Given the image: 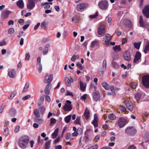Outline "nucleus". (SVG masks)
Here are the masks:
<instances>
[{
	"instance_id": "c85d7f7f",
	"label": "nucleus",
	"mask_w": 149,
	"mask_h": 149,
	"mask_svg": "<svg viewBox=\"0 0 149 149\" xmlns=\"http://www.w3.org/2000/svg\"><path fill=\"white\" fill-rule=\"evenodd\" d=\"M113 49L115 52H118L121 50V49L120 45H115V46L113 47Z\"/></svg>"
},
{
	"instance_id": "f3484780",
	"label": "nucleus",
	"mask_w": 149,
	"mask_h": 149,
	"mask_svg": "<svg viewBox=\"0 0 149 149\" xmlns=\"http://www.w3.org/2000/svg\"><path fill=\"white\" fill-rule=\"evenodd\" d=\"M141 53L139 51H137L133 60L134 63H136L139 60L141 57Z\"/></svg>"
},
{
	"instance_id": "c9c22d12",
	"label": "nucleus",
	"mask_w": 149,
	"mask_h": 149,
	"mask_svg": "<svg viewBox=\"0 0 149 149\" xmlns=\"http://www.w3.org/2000/svg\"><path fill=\"white\" fill-rule=\"evenodd\" d=\"M51 141V140H50L46 142L45 144V149H49L50 148Z\"/></svg>"
},
{
	"instance_id": "b1692460",
	"label": "nucleus",
	"mask_w": 149,
	"mask_h": 149,
	"mask_svg": "<svg viewBox=\"0 0 149 149\" xmlns=\"http://www.w3.org/2000/svg\"><path fill=\"white\" fill-rule=\"evenodd\" d=\"M9 115L11 116H14L16 113L15 109L14 108H11L9 112Z\"/></svg>"
},
{
	"instance_id": "2eb2a0df",
	"label": "nucleus",
	"mask_w": 149,
	"mask_h": 149,
	"mask_svg": "<svg viewBox=\"0 0 149 149\" xmlns=\"http://www.w3.org/2000/svg\"><path fill=\"white\" fill-rule=\"evenodd\" d=\"M125 104L126 107L130 111L132 112L134 108L132 102L130 101H127L126 102Z\"/></svg>"
},
{
	"instance_id": "bf43d9fd",
	"label": "nucleus",
	"mask_w": 149,
	"mask_h": 149,
	"mask_svg": "<svg viewBox=\"0 0 149 149\" xmlns=\"http://www.w3.org/2000/svg\"><path fill=\"white\" fill-rule=\"evenodd\" d=\"M111 40V39L109 38V39H106L105 40V42L107 46H108L109 45V42Z\"/></svg>"
},
{
	"instance_id": "69168bd1",
	"label": "nucleus",
	"mask_w": 149,
	"mask_h": 149,
	"mask_svg": "<svg viewBox=\"0 0 149 149\" xmlns=\"http://www.w3.org/2000/svg\"><path fill=\"white\" fill-rule=\"evenodd\" d=\"M113 60H115L118 59L119 58V55L117 54H116L113 56Z\"/></svg>"
},
{
	"instance_id": "f8f14e48",
	"label": "nucleus",
	"mask_w": 149,
	"mask_h": 149,
	"mask_svg": "<svg viewBox=\"0 0 149 149\" xmlns=\"http://www.w3.org/2000/svg\"><path fill=\"white\" fill-rule=\"evenodd\" d=\"M123 56L125 61H129L131 59L130 54L128 51H125L123 54Z\"/></svg>"
},
{
	"instance_id": "473e14b6",
	"label": "nucleus",
	"mask_w": 149,
	"mask_h": 149,
	"mask_svg": "<svg viewBox=\"0 0 149 149\" xmlns=\"http://www.w3.org/2000/svg\"><path fill=\"white\" fill-rule=\"evenodd\" d=\"M141 42H139L138 43L136 42H134L133 45L134 47L138 50L139 49L141 44Z\"/></svg>"
},
{
	"instance_id": "5701e85b",
	"label": "nucleus",
	"mask_w": 149,
	"mask_h": 149,
	"mask_svg": "<svg viewBox=\"0 0 149 149\" xmlns=\"http://www.w3.org/2000/svg\"><path fill=\"white\" fill-rule=\"evenodd\" d=\"M143 52L145 54L149 52V41L146 42V45L144 47Z\"/></svg>"
},
{
	"instance_id": "7c9ffc66",
	"label": "nucleus",
	"mask_w": 149,
	"mask_h": 149,
	"mask_svg": "<svg viewBox=\"0 0 149 149\" xmlns=\"http://www.w3.org/2000/svg\"><path fill=\"white\" fill-rule=\"evenodd\" d=\"M34 114L35 116L37 118H40V115L39 113V110L37 109H35L34 111Z\"/></svg>"
},
{
	"instance_id": "9d476101",
	"label": "nucleus",
	"mask_w": 149,
	"mask_h": 149,
	"mask_svg": "<svg viewBox=\"0 0 149 149\" xmlns=\"http://www.w3.org/2000/svg\"><path fill=\"white\" fill-rule=\"evenodd\" d=\"M139 26L144 29L146 28L148 24L145 22L143 20V19L142 16H140L139 17Z\"/></svg>"
},
{
	"instance_id": "13d9d810",
	"label": "nucleus",
	"mask_w": 149,
	"mask_h": 149,
	"mask_svg": "<svg viewBox=\"0 0 149 149\" xmlns=\"http://www.w3.org/2000/svg\"><path fill=\"white\" fill-rule=\"evenodd\" d=\"M31 97V95H26L24 97H23L22 98V100H26L27 99Z\"/></svg>"
},
{
	"instance_id": "5fc2aeb1",
	"label": "nucleus",
	"mask_w": 149,
	"mask_h": 149,
	"mask_svg": "<svg viewBox=\"0 0 149 149\" xmlns=\"http://www.w3.org/2000/svg\"><path fill=\"white\" fill-rule=\"evenodd\" d=\"M56 120L55 118H51L50 121V124L52 125L53 124H54L56 123Z\"/></svg>"
},
{
	"instance_id": "7ed1b4c3",
	"label": "nucleus",
	"mask_w": 149,
	"mask_h": 149,
	"mask_svg": "<svg viewBox=\"0 0 149 149\" xmlns=\"http://www.w3.org/2000/svg\"><path fill=\"white\" fill-rule=\"evenodd\" d=\"M38 0H28L26 3V8L29 10H33L35 7Z\"/></svg>"
},
{
	"instance_id": "423d86ee",
	"label": "nucleus",
	"mask_w": 149,
	"mask_h": 149,
	"mask_svg": "<svg viewBox=\"0 0 149 149\" xmlns=\"http://www.w3.org/2000/svg\"><path fill=\"white\" fill-rule=\"evenodd\" d=\"M66 102L67 104H65L63 107V109L65 111H71L72 108V105L71 104V101L69 100H67Z\"/></svg>"
},
{
	"instance_id": "dca6fc26",
	"label": "nucleus",
	"mask_w": 149,
	"mask_h": 149,
	"mask_svg": "<svg viewBox=\"0 0 149 149\" xmlns=\"http://www.w3.org/2000/svg\"><path fill=\"white\" fill-rule=\"evenodd\" d=\"M11 13V11L8 10L3 11L1 13V17L2 19H5L8 17L9 15Z\"/></svg>"
},
{
	"instance_id": "4be33fe9",
	"label": "nucleus",
	"mask_w": 149,
	"mask_h": 149,
	"mask_svg": "<svg viewBox=\"0 0 149 149\" xmlns=\"http://www.w3.org/2000/svg\"><path fill=\"white\" fill-rule=\"evenodd\" d=\"M17 6L20 9H23L24 6V4L23 0H19L16 2Z\"/></svg>"
},
{
	"instance_id": "864d4df0",
	"label": "nucleus",
	"mask_w": 149,
	"mask_h": 149,
	"mask_svg": "<svg viewBox=\"0 0 149 149\" xmlns=\"http://www.w3.org/2000/svg\"><path fill=\"white\" fill-rule=\"evenodd\" d=\"M98 148V146L97 145H95L91 146L87 149H97Z\"/></svg>"
},
{
	"instance_id": "774afa93",
	"label": "nucleus",
	"mask_w": 149,
	"mask_h": 149,
	"mask_svg": "<svg viewBox=\"0 0 149 149\" xmlns=\"http://www.w3.org/2000/svg\"><path fill=\"white\" fill-rule=\"evenodd\" d=\"M44 92L45 94L47 95H49L50 93V89L45 88Z\"/></svg>"
},
{
	"instance_id": "a211bd4d",
	"label": "nucleus",
	"mask_w": 149,
	"mask_h": 149,
	"mask_svg": "<svg viewBox=\"0 0 149 149\" xmlns=\"http://www.w3.org/2000/svg\"><path fill=\"white\" fill-rule=\"evenodd\" d=\"M100 97V95L98 91L95 90L93 94V98L96 101H98Z\"/></svg>"
},
{
	"instance_id": "72a5a7b5",
	"label": "nucleus",
	"mask_w": 149,
	"mask_h": 149,
	"mask_svg": "<svg viewBox=\"0 0 149 149\" xmlns=\"http://www.w3.org/2000/svg\"><path fill=\"white\" fill-rule=\"evenodd\" d=\"M71 116V115H69L65 117L64 118V120L66 123H68L70 122Z\"/></svg>"
},
{
	"instance_id": "4d7b16f0",
	"label": "nucleus",
	"mask_w": 149,
	"mask_h": 149,
	"mask_svg": "<svg viewBox=\"0 0 149 149\" xmlns=\"http://www.w3.org/2000/svg\"><path fill=\"white\" fill-rule=\"evenodd\" d=\"M76 65L77 67H79V68L80 70H82L83 69V67L82 66L81 64L80 63H79V62L77 63L76 64Z\"/></svg>"
},
{
	"instance_id": "603ef678",
	"label": "nucleus",
	"mask_w": 149,
	"mask_h": 149,
	"mask_svg": "<svg viewBox=\"0 0 149 149\" xmlns=\"http://www.w3.org/2000/svg\"><path fill=\"white\" fill-rule=\"evenodd\" d=\"M4 134L6 136L8 134V128H7L4 129L3 132Z\"/></svg>"
},
{
	"instance_id": "680f3d73",
	"label": "nucleus",
	"mask_w": 149,
	"mask_h": 149,
	"mask_svg": "<svg viewBox=\"0 0 149 149\" xmlns=\"http://www.w3.org/2000/svg\"><path fill=\"white\" fill-rule=\"evenodd\" d=\"M45 97L46 100H47V102H50L51 99L49 95H46L45 96Z\"/></svg>"
},
{
	"instance_id": "39448f33",
	"label": "nucleus",
	"mask_w": 149,
	"mask_h": 149,
	"mask_svg": "<svg viewBox=\"0 0 149 149\" xmlns=\"http://www.w3.org/2000/svg\"><path fill=\"white\" fill-rule=\"evenodd\" d=\"M97 34L102 36H104L106 32L105 26L104 25H102L100 26L97 29Z\"/></svg>"
},
{
	"instance_id": "c756f323",
	"label": "nucleus",
	"mask_w": 149,
	"mask_h": 149,
	"mask_svg": "<svg viewBox=\"0 0 149 149\" xmlns=\"http://www.w3.org/2000/svg\"><path fill=\"white\" fill-rule=\"evenodd\" d=\"M44 101V97L43 96H41L40 97L39 100L38 102V106H40L43 103Z\"/></svg>"
},
{
	"instance_id": "6ab92c4d",
	"label": "nucleus",
	"mask_w": 149,
	"mask_h": 149,
	"mask_svg": "<svg viewBox=\"0 0 149 149\" xmlns=\"http://www.w3.org/2000/svg\"><path fill=\"white\" fill-rule=\"evenodd\" d=\"M84 115L86 120H88L90 117V112L89 110L87 108H86Z\"/></svg>"
},
{
	"instance_id": "ea45409f",
	"label": "nucleus",
	"mask_w": 149,
	"mask_h": 149,
	"mask_svg": "<svg viewBox=\"0 0 149 149\" xmlns=\"http://www.w3.org/2000/svg\"><path fill=\"white\" fill-rule=\"evenodd\" d=\"M136 84L135 82H132L130 84V87L132 90L136 89Z\"/></svg>"
},
{
	"instance_id": "20e7f679",
	"label": "nucleus",
	"mask_w": 149,
	"mask_h": 149,
	"mask_svg": "<svg viewBox=\"0 0 149 149\" xmlns=\"http://www.w3.org/2000/svg\"><path fill=\"white\" fill-rule=\"evenodd\" d=\"M142 80V83L143 86L146 88H149V74L143 76Z\"/></svg>"
},
{
	"instance_id": "0e129e2a",
	"label": "nucleus",
	"mask_w": 149,
	"mask_h": 149,
	"mask_svg": "<svg viewBox=\"0 0 149 149\" xmlns=\"http://www.w3.org/2000/svg\"><path fill=\"white\" fill-rule=\"evenodd\" d=\"M120 109L123 112H125L126 110V108L124 106H121L120 107Z\"/></svg>"
},
{
	"instance_id": "8fccbe9b",
	"label": "nucleus",
	"mask_w": 149,
	"mask_h": 149,
	"mask_svg": "<svg viewBox=\"0 0 149 149\" xmlns=\"http://www.w3.org/2000/svg\"><path fill=\"white\" fill-rule=\"evenodd\" d=\"M14 31L15 30L13 28H10L9 29L8 33L10 34H12L14 32Z\"/></svg>"
},
{
	"instance_id": "ddd939ff",
	"label": "nucleus",
	"mask_w": 149,
	"mask_h": 149,
	"mask_svg": "<svg viewBox=\"0 0 149 149\" xmlns=\"http://www.w3.org/2000/svg\"><path fill=\"white\" fill-rule=\"evenodd\" d=\"M98 118L97 114H95L94 115V118L93 120L92 121L91 123L93 125L94 127L95 128L98 126Z\"/></svg>"
},
{
	"instance_id": "49530a36",
	"label": "nucleus",
	"mask_w": 149,
	"mask_h": 149,
	"mask_svg": "<svg viewBox=\"0 0 149 149\" xmlns=\"http://www.w3.org/2000/svg\"><path fill=\"white\" fill-rule=\"evenodd\" d=\"M98 12L96 11L95 14L90 16V17L92 19L96 18L98 16Z\"/></svg>"
},
{
	"instance_id": "e433bc0d",
	"label": "nucleus",
	"mask_w": 149,
	"mask_h": 149,
	"mask_svg": "<svg viewBox=\"0 0 149 149\" xmlns=\"http://www.w3.org/2000/svg\"><path fill=\"white\" fill-rule=\"evenodd\" d=\"M80 20V17L78 16H76L72 18V21H74L76 23H78Z\"/></svg>"
},
{
	"instance_id": "a18cd8bd",
	"label": "nucleus",
	"mask_w": 149,
	"mask_h": 149,
	"mask_svg": "<svg viewBox=\"0 0 149 149\" xmlns=\"http://www.w3.org/2000/svg\"><path fill=\"white\" fill-rule=\"evenodd\" d=\"M35 121L39 124H41L43 122V120L42 119L36 118L35 120Z\"/></svg>"
},
{
	"instance_id": "4468645a",
	"label": "nucleus",
	"mask_w": 149,
	"mask_h": 149,
	"mask_svg": "<svg viewBox=\"0 0 149 149\" xmlns=\"http://www.w3.org/2000/svg\"><path fill=\"white\" fill-rule=\"evenodd\" d=\"M48 76V74H47L45 76V79L43 80V82L45 83H48L51 82L53 80V75L52 74H50L49 77L48 79H47V78Z\"/></svg>"
},
{
	"instance_id": "de8ad7c7",
	"label": "nucleus",
	"mask_w": 149,
	"mask_h": 149,
	"mask_svg": "<svg viewBox=\"0 0 149 149\" xmlns=\"http://www.w3.org/2000/svg\"><path fill=\"white\" fill-rule=\"evenodd\" d=\"M126 24L129 27H131L132 26V22L129 20H126Z\"/></svg>"
},
{
	"instance_id": "3c124183",
	"label": "nucleus",
	"mask_w": 149,
	"mask_h": 149,
	"mask_svg": "<svg viewBox=\"0 0 149 149\" xmlns=\"http://www.w3.org/2000/svg\"><path fill=\"white\" fill-rule=\"evenodd\" d=\"M79 135H81L83 133V131L82 129L80 127H79L77 131Z\"/></svg>"
},
{
	"instance_id": "1a4fd4ad",
	"label": "nucleus",
	"mask_w": 149,
	"mask_h": 149,
	"mask_svg": "<svg viewBox=\"0 0 149 149\" xmlns=\"http://www.w3.org/2000/svg\"><path fill=\"white\" fill-rule=\"evenodd\" d=\"M143 15L146 18H149V5H146L142 10Z\"/></svg>"
},
{
	"instance_id": "0eeeda50",
	"label": "nucleus",
	"mask_w": 149,
	"mask_h": 149,
	"mask_svg": "<svg viewBox=\"0 0 149 149\" xmlns=\"http://www.w3.org/2000/svg\"><path fill=\"white\" fill-rule=\"evenodd\" d=\"M98 6L101 9L106 10L108 6V2L105 1H101L99 3Z\"/></svg>"
},
{
	"instance_id": "37998d69",
	"label": "nucleus",
	"mask_w": 149,
	"mask_h": 149,
	"mask_svg": "<svg viewBox=\"0 0 149 149\" xmlns=\"http://www.w3.org/2000/svg\"><path fill=\"white\" fill-rule=\"evenodd\" d=\"M17 92L15 91H13L11 94L10 96L8 97V98L9 100H12L16 95Z\"/></svg>"
},
{
	"instance_id": "e2e57ef3",
	"label": "nucleus",
	"mask_w": 149,
	"mask_h": 149,
	"mask_svg": "<svg viewBox=\"0 0 149 149\" xmlns=\"http://www.w3.org/2000/svg\"><path fill=\"white\" fill-rule=\"evenodd\" d=\"M48 52V49H45L42 51V54L43 55H46Z\"/></svg>"
},
{
	"instance_id": "412c9836",
	"label": "nucleus",
	"mask_w": 149,
	"mask_h": 149,
	"mask_svg": "<svg viewBox=\"0 0 149 149\" xmlns=\"http://www.w3.org/2000/svg\"><path fill=\"white\" fill-rule=\"evenodd\" d=\"M8 75L10 78H14L16 76V72L14 69H11L8 72Z\"/></svg>"
},
{
	"instance_id": "4c0bfd02",
	"label": "nucleus",
	"mask_w": 149,
	"mask_h": 149,
	"mask_svg": "<svg viewBox=\"0 0 149 149\" xmlns=\"http://www.w3.org/2000/svg\"><path fill=\"white\" fill-rule=\"evenodd\" d=\"M65 81L66 84L68 86H71V83L70 79L68 77H65Z\"/></svg>"
},
{
	"instance_id": "bb28decb",
	"label": "nucleus",
	"mask_w": 149,
	"mask_h": 149,
	"mask_svg": "<svg viewBox=\"0 0 149 149\" xmlns=\"http://www.w3.org/2000/svg\"><path fill=\"white\" fill-rule=\"evenodd\" d=\"M102 86L106 90H109L110 88V86L109 84L106 82H103L102 84Z\"/></svg>"
},
{
	"instance_id": "6e6d98bb",
	"label": "nucleus",
	"mask_w": 149,
	"mask_h": 149,
	"mask_svg": "<svg viewBox=\"0 0 149 149\" xmlns=\"http://www.w3.org/2000/svg\"><path fill=\"white\" fill-rule=\"evenodd\" d=\"M41 26L42 29H45L46 27V22H42L41 23Z\"/></svg>"
},
{
	"instance_id": "79ce46f5",
	"label": "nucleus",
	"mask_w": 149,
	"mask_h": 149,
	"mask_svg": "<svg viewBox=\"0 0 149 149\" xmlns=\"http://www.w3.org/2000/svg\"><path fill=\"white\" fill-rule=\"evenodd\" d=\"M107 67V61L106 59H104L103 61L102 64V69H104V71L106 70Z\"/></svg>"
},
{
	"instance_id": "f704fd0d",
	"label": "nucleus",
	"mask_w": 149,
	"mask_h": 149,
	"mask_svg": "<svg viewBox=\"0 0 149 149\" xmlns=\"http://www.w3.org/2000/svg\"><path fill=\"white\" fill-rule=\"evenodd\" d=\"M41 6H45L44 8L45 9H49L50 7V5L49 4L48 2H47L42 3H41Z\"/></svg>"
},
{
	"instance_id": "c03bdc74",
	"label": "nucleus",
	"mask_w": 149,
	"mask_h": 149,
	"mask_svg": "<svg viewBox=\"0 0 149 149\" xmlns=\"http://www.w3.org/2000/svg\"><path fill=\"white\" fill-rule=\"evenodd\" d=\"M80 117H79V116L77 117L76 120L74 121V124H80V125L81 124H80Z\"/></svg>"
},
{
	"instance_id": "f257e3e1",
	"label": "nucleus",
	"mask_w": 149,
	"mask_h": 149,
	"mask_svg": "<svg viewBox=\"0 0 149 149\" xmlns=\"http://www.w3.org/2000/svg\"><path fill=\"white\" fill-rule=\"evenodd\" d=\"M29 138L26 135L21 136L19 139L18 142V146L22 149L26 148L29 143Z\"/></svg>"
},
{
	"instance_id": "cd10ccee",
	"label": "nucleus",
	"mask_w": 149,
	"mask_h": 149,
	"mask_svg": "<svg viewBox=\"0 0 149 149\" xmlns=\"http://www.w3.org/2000/svg\"><path fill=\"white\" fill-rule=\"evenodd\" d=\"M99 41L97 40H95L94 41L92 42L91 47V48H93L97 46L98 44Z\"/></svg>"
},
{
	"instance_id": "338daca9",
	"label": "nucleus",
	"mask_w": 149,
	"mask_h": 149,
	"mask_svg": "<svg viewBox=\"0 0 149 149\" xmlns=\"http://www.w3.org/2000/svg\"><path fill=\"white\" fill-rule=\"evenodd\" d=\"M30 57L29 54V53H26L25 54V60H28L29 59Z\"/></svg>"
},
{
	"instance_id": "aec40b11",
	"label": "nucleus",
	"mask_w": 149,
	"mask_h": 149,
	"mask_svg": "<svg viewBox=\"0 0 149 149\" xmlns=\"http://www.w3.org/2000/svg\"><path fill=\"white\" fill-rule=\"evenodd\" d=\"M80 90L84 92L85 91L86 87V84L80 81L79 82Z\"/></svg>"
},
{
	"instance_id": "f03ea898",
	"label": "nucleus",
	"mask_w": 149,
	"mask_h": 149,
	"mask_svg": "<svg viewBox=\"0 0 149 149\" xmlns=\"http://www.w3.org/2000/svg\"><path fill=\"white\" fill-rule=\"evenodd\" d=\"M125 132L128 135L133 136L136 134L137 130L133 126H128L125 129Z\"/></svg>"
},
{
	"instance_id": "9b49d317",
	"label": "nucleus",
	"mask_w": 149,
	"mask_h": 149,
	"mask_svg": "<svg viewBox=\"0 0 149 149\" xmlns=\"http://www.w3.org/2000/svg\"><path fill=\"white\" fill-rule=\"evenodd\" d=\"M87 3H81L78 4L77 6V11L81 12L88 6Z\"/></svg>"
},
{
	"instance_id": "2f4dec72",
	"label": "nucleus",
	"mask_w": 149,
	"mask_h": 149,
	"mask_svg": "<svg viewBox=\"0 0 149 149\" xmlns=\"http://www.w3.org/2000/svg\"><path fill=\"white\" fill-rule=\"evenodd\" d=\"M141 96V94L140 93H138L134 95V98L136 100L137 102L139 101Z\"/></svg>"
},
{
	"instance_id": "a19ab883",
	"label": "nucleus",
	"mask_w": 149,
	"mask_h": 149,
	"mask_svg": "<svg viewBox=\"0 0 149 149\" xmlns=\"http://www.w3.org/2000/svg\"><path fill=\"white\" fill-rule=\"evenodd\" d=\"M109 118L111 120H113L116 119V116L113 114H110L108 116Z\"/></svg>"
},
{
	"instance_id": "a878e982",
	"label": "nucleus",
	"mask_w": 149,
	"mask_h": 149,
	"mask_svg": "<svg viewBox=\"0 0 149 149\" xmlns=\"http://www.w3.org/2000/svg\"><path fill=\"white\" fill-rule=\"evenodd\" d=\"M85 136L83 139V141L86 143L89 141V135L86 131L84 133Z\"/></svg>"
},
{
	"instance_id": "58836bf2",
	"label": "nucleus",
	"mask_w": 149,
	"mask_h": 149,
	"mask_svg": "<svg viewBox=\"0 0 149 149\" xmlns=\"http://www.w3.org/2000/svg\"><path fill=\"white\" fill-rule=\"evenodd\" d=\"M29 87V84L28 83H26L22 90V92L24 93L27 91Z\"/></svg>"
},
{
	"instance_id": "6e6552de",
	"label": "nucleus",
	"mask_w": 149,
	"mask_h": 149,
	"mask_svg": "<svg viewBox=\"0 0 149 149\" xmlns=\"http://www.w3.org/2000/svg\"><path fill=\"white\" fill-rule=\"evenodd\" d=\"M127 122L126 120L123 118H119L118 122V125L120 128L124 127Z\"/></svg>"
},
{
	"instance_id": "09e8293b",
	"label": "nucleus",
	"mask_w": 149,
	"mask_h": 149,
	"mask_svg": "<svg viewBox=\"0 0 149 149\" xmlns=\"http://www.w3.org/2000/svg\"><path fill=\"white\" fill-rule=\"evenodd\" d=\"M40 112L43 114L45 111V107L43 106H41L40 107Z\"/></svg>"
},
{
	"instance_id": "052dcab7",
	"label": "nucleus",
	"mask_w": 149,
	"mask_h": 149,
	"mask_svg": "<svg viewBox=\"0 0 149 149\" xmlns=\"http://www.w3.org/2000/svg\"><path fill=\"white\" fill-rule=\"evenodd\" d=\"M87 94H85L81 96L80 97V99L81 100H85L86 98Z\"/></svg>"
},
{
	"instance_id": "393cba45",
	"label": "nucleus",
	"mask_w": 149,
	"mask_h": 149,
	"mask_svg": "<svg viewBox=\"0 0 149 149\" xmlns=\"http://www.w3.org/2000/svg\"><path fill=\"white\" fill-rule=\"evenodd\" d=\"M58 128H56L54 130V132L52 134V138L53 139L55 138L58 135Z\"/></svg>"
}]
</instances>
